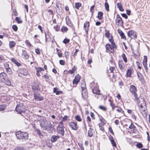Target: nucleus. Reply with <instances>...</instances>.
Wrapping results in <instances>:
<instances>
[{
	"label": "nucleus",
	"mask_w": 150,
	"mask_h": 150,
	"mask_svg": "<svg viewBox=\"0 0 150 150\" xmlns=\"http://www.w3.org/2000/svg\"><path fill=\"white\" fill-rule=\"evenodd\" d=\"M137 75L139 79V80L141 81H142L143 80V75L139 72L137 73Z\"/></svg>",
	"instance_id": "obj_25"
},
{
	"label": "nucleus",
	"mask_w": 150,
	"mask_h": 150,
	"mask_svg": "<svg viewBox=\"0 0 150 150\" xmlns=\"http://www.w3.org/2000/svg\"><path fill=\"white\" fill-rule=\"evenodd\" d=\"M47 12H48L49 13H50L49 14L50 15H53V11L52 10H49L47 11Z\"/></svg>",
	"instance_id": "obj_64"
},
{
	"label": "nucleus",
	"mask_w": 150,
	"mask_h": 150,
	"mask_svg": "<svg viewBox=\"0 0 150 150\" xmlns=\"http://www.w3.org/2000/svg\"><path fill=\"white\" fill-rule=\"evenodd\" d=\"M14 150H25L22 147H16Z\"/></svg>",
	"instance_id": "obj_58"
},
{
	"label": "nucleus",
	"mask_w": 150,
	"mask_h": 150,
	"mask_svg": "<svg viewBox=\"0 0 150 150\" xmlns=\"http://www.w3.org/2000/svg\"><path fill=\"white\" fill-rule=\"evenodd\" d=\"M0 80L2 81L5 82L6 85L10 86L11 85L10 81L8 79L7 74L4 72L0 74Z\"/></svg>",
	"instance_id": "obj_4"
},
{
	"label": "nucleus",
	"mask_w": 150,
	"mask_h": 150,
	"mask_svg": "<svg viewBox=\"0 0 150 150\" xmlns=\"http://www.w3.org/2000/svg\"><path fill=\"white\" fill-rule=\"evenodd\" d=\"M122 57L123 58V59L125 63L127 62V57H126L125 55V54L123 53L122 55Z\"/></svg>",
	"instance_id": "obj_35"
},
{
	"label": "nucleus",
	"mask_w": 150,
	"mask_h": 150,
	"mask_svg": "<svg viewBox=\"0 0 150 150\" xmlns=\"http://www.w3.org/2000/svg\"><path fill=\"white\" fill-rule=\"evenodd\" d=\"M99 108L103 111H105L106 110V108L104 106L102 105L100 106Z\"/></svg>",
	"instance_id": "obj_47"
},
{
	"label": "nucleus",
	"mask_w": 150,
	"mask_h": 150,
	"mask_svg": "<svg viewBox=\"0 0 150 150\" xmlns=\"http://www.w3.org/2000/svg\"><path fill=\"white\" fill-rule=\"evenodd\" d=\"M7 73L9 75H11L13 73V71L11 68L9 67L6 70Z\"/></svg>",
	"instance_id": "obj_31"
},
{
	"label": "nucleus",
	"mask_w": 150,
	"mask_h": 150,
	"mask_svg": "<svg viewBox=\"0 0 150 150\" xmlns=\"http://www.w3.org/2000/svg\"><path fill=\"white\" fill-rule=\"evenodd\" d=\"M110 142L113 146L116 147V144L114 140Z\"/></svg>",
	"instance_id": "obj_53"
},
{
	"label": "nucleus",
	"mask_w": 150,
	"mask_h": 150,
	"mask_svg": "<svg viewBox=\"0 0 150 150\" xmlns=\"http://www.w3.org/2000/svg\"><path fill=\"white\" fill-rule=\"evenodd\" d=\"M16 135L17 139L25 141L28 139V134L25 132L19 131L16 133Z\"/></svg>",
	"instance_id": "obj_3"
},
{
	"label": "nucleus",
	"mask_w": 150,
	"mask_h": 150,
	"mask_svg": "<svg viewBox=\"0 0 150 150\" xmlns=\"http://www.w3.org/2000/svg\"><path fill=\"white\" fill-rule=\"evenodd\" d=\"M147 57L146 56H144V60L142 62L144 66L147 65Z\"/></svg>",
	"instance_id": "obj_24"
},
{
	"label": "nucleus",
	"mask_w": 150,
	"mask_h": 150,
	"mask_svg": "<svg viewBox=\"0 0 150 150\" xmlns=\"http://www.w3.org/2000/svg\"><path fill=\"white\" fill-rule=\"evenodd\" d=\"M64 125H58L57 127V130L59 134H61L63 136L64 135Z\"/></svg>",
	"instance_id": "obj_10"
},
{
	"label": "nucleus",
	"mask_w": 150,
	"mask_h": 150,
	"mask_svg": "<svg viewBox=\"0 0 150 150\" xmlns=\"http://www.w3.org/2000/svg\"><path fill=\"white\" fill-rule=\"evenodd\" d=\"M120 35L121 37V38L122 39H126V37L125 36V35L124 33H121Z\"/></svg>",
	"instance_id": "obj_63"
},
{
	"label": "nucleus",
	"mask_w": 150,
	"mask_h": 150,
	"mask_svg": "<svg viewBox=\"0 0 150 150\" xmlns=\"http://www.w3.org/2000/svg\"><path fill=\"white\" fill-rule=\"evenodd\" d=\"M90 26L89 23L88 21H86L84 24L83 28L86 34L88 33L89 28Z\"/></svg>",
	"instance_id": "obj_12"
},
{
	"label": "nucleus",
	"mask_w": 150,
	"mask_h": 150,
	"mask_svg": "<svg viewBox=\"0 0 150 150\" xmlns=\"http://www.w3.org/2000/svg\"><path fill=\"white\" fill-rule=\"evenodd\" d=\"M129 128L130 129H134L136 128V127L133 124V123H132L129 127Z\"/></svg>",
	"instance_id": "obj_41"
},
{
	"label": "nucleus",
	"mask_w": 150,
	"mask_h": 150,
	"mask_svg": "<svg viewBox=\"0 0 150 150\" xmlns=\"http://www.w3.org/2000/svg\"><path fill=\"white\" fill-rule=\"evenodd\" d=\"M136 64L138 66V68L139 69H141V65H142V64H140L139 62H136Z\"/></svg>",
	"instance_id": "obj_48"
},
{
	"label": "nucleus",
	"mask_w": 150,
	"mask_h": 150,
	"mask_svg": "<svg viewBox=\"0 0 150 150\" xmlns=\"http://www.w3.org/2000/svg\"><path fill=\"white\" fill-rule=\"evenodd\" d=\"M117 112H119L121 113H123V111L122 110V109L120 108H118L117 109Z\"/></svg>",
	"instance_id": "obj_50"
},
{
	"label": "nucleus",
	"mask_w": 150,
	"mask_h": 150,
	"mask_svg": "<svg viewBox=\"0 0 150 150\" xmlns=\"http://www.w3.org/2000/svg\"><path fill=\"white\" fill-rule=\"evenodd\" d=\"M16 110L18 113L21 114L25 112V107L22 103L17 104L16 108Z\"/></svg>",
	"instance_id": "obj_6"
},
{
	"label": "nucleus",
	"mask_w": 150,
	"mask_h": 150,
	"mask_svg": "<svg viewBox=\"0 0 150 150\" xmlns=\"http://www.w3.org/2000/svg\"><path fill=\"white\" fill-rule=\"evenodd\" d=\"M79 81L76 80L75 79H74L73 81V84H75L76 85L79 82Z\"/></svg>",
	"instance_id": "obj_59"
},
{
	"label": "nucleus",
	"mask_w": 150,
	"mask_h": 150,
	"mask_svg": "<svg viewBox=\"0 0 150 150\" xmlns=\"http://www.w3.org/2000/svg\"><path fill=\"white\" fill-rule=\"evenodd\" d=\"M44 69L43 68L39 67L36 68V71L40 72H41L42 71H44Z\"/></svg>",
	"instance_id": "obj_45"
},
{
	"label": "nucleus",
	"mask_w": 150,
	"mask_h": 150,
	"mask_svg": "<svg viewBox=\"0 0 150 150\" xmlns=\"http://www.w3.org/2000/svg\"><path fill=\"white\" fill-rule=\"evenodd\" d=\"M134 96L135 99L136 100H137V102L139 101V99L140 98H138V96L136 93V92L134 93H132Z\"/></svg>",
	"instance_id": "obj_33"
},
{
	"label": "nucleus",
	"mask_w": 150,
	"mask_h": 150,
	"mask_svg": "<svg viewBox=\"0 0 150 150\" xmlns=\"http://www.w3.org/2000/svg\"><path fill=\"white\" fill-rule=\"evenodd\" d=\"M103 15V13L102 12H98V18L99 19L102 18Z\"/></svg>",
	"instance_id": "obj_29"
},
{
	"label": "nucleus",
	"mask_w": 150,
	"mask_h": 150,
	"mask_svg": "<svg viewBox=\"0 0 150 150\" xmlns=\"http://www.w3.org/2000/svg\"><path fill=\"white\" fill-rule=\"evenodd\" d=\"M109 101L110 102V106L112 107V110L113 111L115 108L118 107L117 106L115 105V104L113 103V102L110 99L109 100Z\"/></svg>",
	"instance_id": "obj_19"
},
{
	"label": "nucleus",
	"mask_w": 150,
	"mask_h": 150,
	"mask_svg": "<svg viewBox=\"0 0 150 150\" xmlns=\"http://www.w3.org/2000/svg\"><path fill=\"white\" fill-rule=\"evenodd\" d=\"M40 83L38 82H34L32 86V88L34 90H37L39 89Z\"/></svg>",
	"instance_id": "obj_11"
},
{
	"label": "nucleus",
	"mask_w": 150,
	"mask_h": 150,
	"mask_svg": "<svg viewBox=\"0 0 150 150\" xmlns=\"http://www.w3.org/2000/svg\"><path fill=\"white\" fill-rule=\"evenodd\" d=\"M105 6L106 10L108 11L109 10V5L107 2H105Z\"/></svg>",
	"instance_id": "obj_38"
},
{
	"label": "nucleus",
	"mask_w": 150,
	"mask_h": 150,
	"mask_svg": "<svg viewBox=\"0 0 150 150\" xmlns=\"http://www.w3.org/2000/svg\"><path fill=\"white\" fill-rule=\"evenodd\" d=\"M59 62L60 64L62 65H64L65 64L64 61L62 60H60L59 61Z\"/></svg>",
	"instance_id": "obj_57"
},
{
	"label": "nucleus",
	"mask_w": 150,
	"mask_h": 150,
	"mask_svg": "<svg viewBox=\"0 0 150 150\" xmlns=\"http://www.w3.org/2000/svg\"><path fill=\"white\" fill-rule=\"evenodd\" d=\"M69 125L72 129L76 130L79 128L76 122H71L69 123Z\"/></svg>",
	"instance_id": "obj_7"
},
{
	"label": "nucleus",
	"mask_w": 150,
	"mask_h": 150,
	"mask_svg": "<svg viewBox=\"0 0 150 150\" xmlns=\"http://www.w3.org/2000/svg\"><path fill=\"white\" fill-rule=\"evenodd\" d=\"M23 72L22 73L24 75L26 76L28 74V71L26 69H23Z\"/></svg>",
	"instance_id": "obj_43"
},
{
	"label": "nucleus",
	"mask_w": 150,
	"mask_h": 150,
	"mask_svg": "<svg viewBox=\"0 0 150 150\" xmlns=\"http://www.w3.org/2000/svg\"><path fill=\"white\" fill-rule=\"evenodd\" d=\"M136 146L137 148L139 149L142 148L143 147V145L141 143H137L136 144Z\"/></svg>",
	"instance_id": "obj_39"
},
{
	"label": "nucleus",
	"mask_w": 150,
	"mask_h": 150,
	"mask_svg": "<svg viewBox=\"0 0 150 150\" xmlns=\"http://www.w3.org/2000/svg\"><path fill=\"white\" fill-rule=\"evenodd\" d=\"M119 67L120 69L122 70L125 68V65L122 61H120L118 62Z\"/></svg>",
	"instance_id": "obj_18"
},
{
	"label": "nucleus",
	"mask_w": 150,
	"mask_h": 150,
	"mask_svg": "<svg viewBox=\"0 0 150 150\" xmlns=\"http://www.w3.org/2000/svg\"><path fill=\"white\" fill-rule=\"evenodd\" d=\"M93 93L95 94L98 95H102L100 93V91L99 89V88L98 87H94L92 89Z\"/></svg>",
	"instance_id": "obj_16"
},
{
	"label": "nucleus",
	"mask_w": 150,
	"mask_h": 150,
	"mask_svg": "<svg viewBox=\"0 0 150 150\" xmlns=\"http://www.w3.org/2000/svg\"><path fill=\"white\" fill-rule=\"evenodd\" d=\"M81 87L82 90H84L86 89V84L85 82L83 81L81 84Z\"/></svg>",
	"instance_id": "obj_28"
},
{
	"label": "nucleus",
	"mask_w": 150,
	"mask_h": 150,
	"mask_svg": "<svg viewBox=\"0 0 150 150\" xmlns=\"http://www.w3.org/2000/svg\"><path fill=\"white\" fill-rule=\"evenodd\" d=\"M117 6L118 8L120 11H123L124 9L122 8V6L121 3H118L117 4Z\"/></svg>",
	"instance_id": "obj_22"
},
{
	"label": "nucleus",
	"mask_w": 150,
	"mask_h": 150,
	"mask_svg": "<svg viewBox=\"0 0 150 150\" xmlns=\"http://www.w3.org/2000/svg\"><path fill=\"white\" fill-rule=\"evenodd\" d=\"M36 131L37 132V133L40 136H42V134L40 131V130H39V129H37L36 130Z\"/></svg>",
	"instance_id": "obj_55"
},
{
	"label": "nucleus",
	"mask_w": 150,
	"mask_h": 150,
	"mask_svg": "<svg viewBox=\"0 0 150 150\" xmlns=\"http://www.w3.org/2000/svg\"><path fill=\"white\" fill-rule=\"evenodd\" d=\"M75 119L78 121L81 122L82 119L80 116L77 115L75 117Z\"/></svg>",
	"instance_id": "obj_37"
},
{
	"label": "nucleus",
	"mask_w": 150,
	"mask_h": 150,
	"mask_svg": "<svg viewBox=\"0 0 150 150\" xmlns=\"http://www.w3.org/2000/svg\"><path fill=\"white\" fill-rule=\"evenodd\" d=\"M38 121L41 127L43 129L49 131L52 128V126L50 122L46 121L45 118H42L38 120Z\"/></svg>",
	"instance_id": "obj_2"
},
{
	"label": "nucleus",
	"mask_w": 150,
	"mask_h": 150,
	"mask_svg": "<svg viewBox=\"0 0 150 150\" xmlns=\"http://www.w3.org/2000/svg\"><path fill=\"white\" fill-rule=\"evenodd\" d=\"M25 43L29 47H30L31 46V44L30 43L29 41L28 40H26L25 41Z\"/></svg>",
	"instance_id": "obj_44"
},
{
	"label": "nucleus",
	"mask_w": 150,
	"mask_h": 150,
	"mask_svg": "<svg viewBox=\"0 0 150 150\" xmlns=\"http://www.w3.org/2000/svg\"><path fill=\"white\" fill-rule=\"evenodd\" d=\"M61 30L63 32H66L68 30V28L67 27H63L62 28Z\"/></svg>",
	"instance_id": "obj_46"
},
{
	"label": "nucleus",
	"mask_w": 150,
	"mask_h": 150,
	"mask_svg": "<svg viewBox=\"0 0 150 150\" xmlns=\"http://www.w3.org/2000/svg\"><path fill=\"white\" fill-rule=\"evenodd\" d=\"M59 137L58 135H52L51 137V140L52 142H55L58 139H59Z\"/></svg>",
	"instance_id": "obj_17"
},
{
	"label": "nucleus",
	"mask_w": 150,
	"mask_h": 150,
	"mask_svg": "<svg viewBox=\"0 0 150 150\" xmlns=\"http://www.w3.org/2000/svg\"><path fill=\"white\" fill-rule=\"evenodd\" d=\"M12 28L15 31H17L18 30V27H17L15 25H13L12 26Z\"/></svg>",
	"instance_id": "obj_52"
},
{
	"label": "nucleus",
	"mask_w": 150,
	"mask_h": 150,
	"mask_svg": "<svg viewBox=\"0 0 150 150\" xmlns=\"http://www.w3.org/2000/svg\"><path fill=\"white\" fill-rule=\"evenodd\" d=\"M34 97L36 100L39 101L42 100L43 99L42 96L38 93L34 94Z\"/></svg>",
	"instance_id": "obj_13"
},
{
	"label": "nucleus",
	"mask_w": 150,
	"mask_h": 150,
	"mask_svg": "<svg viewBox=\"0 0 150 150\" xmlns=\"http://www.w3.org/2000/svg\"><path fill=\"white\" fill-rule=\"evenodd\" d=\"M69 41L70 40L69 39L65 38L63 42L64 43L66 44L68 43L69 42Z\"/></svg>",
	"instance_id": "obj_56"
},
{
	"label": "nucleus",
	"mask_w": 150,
	"mask_h": 150,
	"mask_svg": "<svg viewBox=\"0 0 150 150\" xmlns=\"http://www.w3.org/2000/svg\"><path fill=\"white\" fill-rule=\"evenodd\" d=\"M64 54L65 58L67 59H68V57L69 56V52L66 51L65 52Z\"/></svg>",
	"instance_id": "obj_42"
},
{
	"label": "nucleus",
	"mask_w": 150,
	"mask_h": 150,
	"mask_svg": "<svg viewBox=\"0 0 150 150\" xmlns=\"http://www.w3.org/2000/svg\"><path fill=\"white\" fill-rule=\"evenodd\" d=\"M11 61L18 67L20 66L21 65V64L17 62L16 60L14 58H12Z\"/></svg>",
	"instance_id": "obj_23"
},
{
	"label": "nucleus",
	"mask_w": 150,
	"mask_h": 150,
	"mask_svg": "<svg viewBox=\"0 0 150 150\" xmlns=\"http://www.w3.org/2000/svg\"><path fill=\"white\" fill-rule=\"evenodd\" d=\"M116 24L119 26H122L123 25V21L122 18L120 16H117L115 20Z\"/></svg>",
	"instance_id": "obj_8"
},
{
	"label": "nucleus",
	"mask_w": 150,
	"mask_h": 150,
	"mask_svg": "<svg viewBox=\"0 0 150 150\" xmlns=\"http://www.w3.org/2000/svg\"><path fill=\"white\" fill-rule=\"evenodd\" d=\"M68 117L67 115H65L62 118V121L63 122H65L67 121V120Z\"/></svg>",
	"instance_id": "obj_49"
},
{
	"label": "nucleus",
	"mask_w": 150,
	"mask_h": 150,
	"mask_svg": "<svg viewBox=\"0 0 150 150\" xmlns=\"http://www.w3.org/2000/svg\"><path fill=\"white\" fill-rule=\"evenodd\" d=\"M115 69V67H110L109 69L108 70V73H113V70Z\"/></svg>",
	"instance_id": "obj_32"
},
{
	"label": "nucleus",
	"mask_w": 150,
	"mask_h": 150,
	"mask_svg": "<svg viewBox=\"0 0 150 150\" xmlns=\"http://www.w3.org/2000/svg\"><path fill=\"white\" fill-rule=\"evenodd\" d=\"M109 40L111 43V45L107 44L106 45V48L107 50H109L111 53L114 52V49L116 48V46L113 42V40L112 39H109Z\"/></svg>",
	"instance_id": "obj_5"
},
{
	"label": "nucleus",
	"mask_w": 150,
	"mask_h": 150,
	"mask_svg": "<svg viewBox=\"0 0 150 150\" xmlns=\"http://www.w3.org/2000/svg\"><path fill=\"white\" fill-rule=\"evenodd\" d=\"M22 54L26 59H28L29 58V56L27 54L26 51L25 50H22Z\"/></svg>",
	"instance_id": "obj_21"
},
{
	"label": "nucleus",
	"mask_w": 150,
	"mask_h": 150,
	"mask_svg": "<svg viewBox=\"0 0 150 150\" xmlns=\"http://www.w3.org/2000/svg\"><path fill=\"white\" fill-rule=\"evenodd\" d=\"M74 79H75L77 81H79L80 79V76L79 75H77L75 76Z\"/></svg>",
	"instance_id": "obj_40"
},
{
	"label": "nucleus",
	"mask_w": 150,
	"mask_h": 150,
	"mask_svg": "<svg viewBox=\"0 0 150 150\" xmlns=\"http://www.w3.org/2000/svg\"><path fill=\"white\" fill-rule=\"evenodd\" d=\"M16 45L15 42L13 41H11L9 42V47L10 48H12L14 47Z\"/></svg>",
	"instance_id": "obj_27"
},
{
	"label": "nucleus",
	"mask_w": 150,
	"mask_h": 150,
	"mask_svg": "<svg viewBox=\"0 0 150 150\" xmlns=\"http://www.w3.org/2000/svg\"><path fill=\"white\" fill-rule=\"evenodd\" d=\"M35 52L36 53L38 54H40V52L38 48L36 49Z\"/></svg>",
	"instance_id": "obj_60"
},
{
	"label": "nucleus",
	"mask_w": 150,
	"mask_h": 150,
	"mask_svg": "<svg viewBox=\"0 0 150 150\" xmlns=\"http://www.w3.org/2000/svg\"><path fill=\"white\" fill-rule=\"evenodd\" d=\"M132 73V70L130 69H128L126 72L127 77H131Z\"/></svg>",
	"instance_id": "obj_26"
},
{
	"label": "nucleus",
	"mask_w": 150,
	"mask_h": 150,
	"mask_svg": "<svg viewBox=\"0 0 150 150\" xmlns=\"http://www.w3.org/2000/svg\"><path fill=\"white\" fill-rule=\"evenodd\" d=\"M129 91L132 93L136 92L137 88L136 87L133 85H131L129 87Z\"/></svg>",
	"instance_id": "obj_15"
},
{
	"label": "nucleus",
	"mask_w": 150,
	"mask_h": 150,
	"mask_svg": "<svg viewBox=\"0 0 150 150\" xmlns=\"http://www.w3.org/2000/svg\"><path fill=\"white\" fill-rule=\"evenodd\" d=\"M81 6V4L80 2L76 3H75V7L77 9H79V7Z\"/></svg>",
	"instance_id": "obj_30"
},
{
	"label": "nucleus",
	"mask_w": 150,
	"mask_h": 150,
	"mask_svg": "<svg viewBox=\"0 0 150 150\" xmlns=\"http://www.w3.org/2000/svg\"><path fill=\"white\" fill-rule=\"evenodd\" d=\"M15 20L18 23H21L22 22V21L21 20L19 17H16L15 18Z\"/></svg>",
	"instance_id": "obj_34"
},
{
	"label": "nucleus",
	"mask_w": 150,
	"mask_h": 150,
	"mask_svg": "<svg viewBox=\"0 0 150 150\" xmlns=\"http://www.w3.org/2000/svg\"><path fill=\"white\" fill-rule=\"evenodd\" d=\"M92 129L90 128L89 130L88 131V135L90 137H92L93 136V134L92 132Z\"/></svg>",
	"instance_id": "obj_36"
},
{
	"label": "nucleus",
	"mask_w": 150,
	"mask_h": 150,
	"mask_svg": "<svg viewBox=\"0 0 150 150\" xmlns=\"http://www.w3.org/2000/svg\"><path fill=\"white\" fill-rule=\"evenodd\" d=\"M105 36L108 38H109L110 37V34L108 32H106L105 34Z\"/></svg>",
	"instance_id": "obj_62"
},
{
	"label": "nucleus",
	"mask_w": 150,
	"mask_h": 150,
	"mask_svg": "<svg viewBox=\"0 0 150 150\" xmlns=\"http://www.w3.org/2000/svg\"><path fill=\"white\" fill-rule=\"evenodd\" d=\"M81 94L82 98L83 99L85 100L87 98L88 96L86 89L82 90Z\"/></svg>",
	"instance_id": "obj_14"
},
{
	"label": "nucleus",
	"mask_w": 150,
	"mask_h": 150,
	"mask_svg": "<svg viewBox=\"0 0 150 150\" xmlns=\"http://www.w3.org/2000/svg\"><path fill=\"white\" fill-rule=\"evenodd\" d=\"M127 34L128 36L130 37L132 39H135L137 38V35L136 33L134 31H129L127 32Z\"/></svg>",
	"instance_id": "obj_9"
},
{
	"label": "nucleus",
	"mask_w": 150,
	"mask_h": 150,
	"mask_svg": "<svg viewBox=\"0 0 150 150\" xmlns=\"http://www.w3.org/2000/svg\"><path fill=\"white\" fill-rule=\"evenodd\" d=\"M54 28L57 31H58L59 29V26L57 25L54 26Z\"/></svg>",
	"instance_id": "obj_54"
},
{
	"label": "nucleus",
	"mask_w": 150,
	"mask_h": 150,
	"mask_svg": "<svg viewBox=\"0 0 150 150\" xmlns=\"http://www.w3.org/2000/svg\"><path fill=\"white\" fill-rule=\"evenodd\" d=\"M122 16L125 19H127L128 18V16L125 13L122 14Z\"/></svg>",
	"instance_id": "obj_61"
},
{
	"label": "nucleus",
	"mask_w": 150,
	"mask_h": 150,
	"mask_svg": "<svg viewBox=\"0 0 150 150\" xmlns=\"http://www.w3.org/2000/svg\"><path fill=\"white\" fill-rule=\"evenodd\" d=\"M58 89V88H54L53 92L54 93H55L57 95H58L60 94H62V91H58L57 90Z\"/></svg>",
	"instance_id": "obj_20"
},
{
	"label": "nucleus",
	"mask_w": 150,
	"mask_h": 150,
	"mask_svg": "<svg viewBox=\"0 0 150 150\" xmlns=\"http://www.w3.org/2000/svg\"><path fill=\"white\" fill-rule=\"evenodd\" d=\"M137 104L141 113L144 117L147 116V111L146 107V103L144 99L142 98L139 99Z\"/></svg>",
	"instance_id": "obj_1"
},
{
	"label": "nucleus",
	"mask_w": 150,
	"mask_h": 150,
	"mask_svg": "<svg viewBox=\"0 0 150 150\" xmlns=\"http://www.w3.org/2000/svg\"><path fill=\"white\" fill-rule=\"evenodd\" d=\"M4 66L5 69L6 70L9 68V64L7 63L4 64Z\"/></svg>",
	"instance_id": "obj_51"
}]
</instances>
